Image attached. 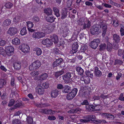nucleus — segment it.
<instances>
[{"mask_svg": "<svg viewBox=\"0 0 124 124\" xmlns=\"http://www.w3.org/2000/svg\"><path fill=\"white\" fill-rule=\"evenodd\" d=\"M41 63L40 62L37 60L33 62L30 66L29 69L30 70H35L38 69L41 66Z\"/></svg>", "mask_w": 124, "mask_h": 124, "instance_id": "f257e3e1", "label": "nucleus"}, {"mask_svg": "<svg viewBox=\"0 0 124 124\" xmlns=\"http://www.w3.org/2000/svg\"><path fill=\"white\" fill-rule=\"evenodd\" d=\"M101 26L98 24H96L92 26L90 29L91 33L93 35L98 34Z\"/></svg>", "mask_w": 124, "mask_h": 124, "instance_id": "f03ea898", "label": "nucleus"}, {"mask_svg": "<svg viewBox=\"0 0 124 124\" xmlns=\"http://www.w3.org/2000/svg\"><path fill=\"white\" fill-rule=\"evenodd\" d=\"M77 91L78 89L77 88L73 89L71 92L67 94L66 96L67 99L68 100L72 99L75 96Z\"/></svg>", "mask_w": 124, "mask_h": 124, "instance_id": "7ed1b4c3", "label": "nucleus"}, {"mask_svg": "<svg viewBox=\"0 0 124 124\" xmlns=\"http://www.w3.org/2000/svg\"><path fill=\"white\" fill-rule=\"evenodd\" d=\"M100 42L99 39H94L91 42L90 46L92 48L95 49L97 47Z\"/></svg>", "mask_w": 124, "mask_h": 124, "instance_id": "20e7f679", "label": "nucleus"}, {"mask_svg": "<svg viewBox=\"0 0 124 124\" xmlns=\"http://www.w3.org/2000/svg\"><path fill=\"white\" fill-rule=\"evenodd\" d=\"M79 47L78 44L77 42L74 43L72 45V50H71L70 52V55H72L74 53H76L77 51V49Z\"/></svg>", "mask_w": 124, "mask_h": 124, "instance_id": "39448f33", "label": "nucleus"}, {"mask_svg": "<svg viewBox=\"0 0 124 124\" xmlns=\"http://www.w3.org/2000/svg\"><path fill=\"white\" fill-rule=\"evenodd\" d=\"M17 29L15 27H10L7 31V33L11 36H13L16 34L17 32Z\"/></svg>", "mask_w": 124, "mask_h": 124, "instance_id": "423d86ee", "label": "nucleus"}, {"mask_svg": "<svg viewBox=\"0 0 124 124\" xmlns=\"http://www.w3.org/2000/svg\"><path fill=\"white\" fill-rule=\"evenodd\" d=\"M20 47H21V49L22 52L25 53H27V52H29L30 51V47L27 45L23 44Z\"/></svg>", "mask_w": 124, "mask_h": 124, "instance_id": "0eeeda50", "label": "nucleus"}, {"mask_svg": "<svg viewBox=\"0 0 124 124\" xmlns=\"http://www.w3.org/2000/svg\"><path fill=\"white\" fill-rule=\"evenodd\" d=\"M85 19L83 17L81 18L78 21V24L81 26H83V29H85L86 28V24L85 22Z\"/></svg>", "mask_w": 124, "mask_h": 124, "instance_id": "6e6552de", "label": "nucleus"}, {"mask_svg": "<svg viewBox=\"0 0 124 124\" xmlns=\"http://www.w3.org/2000/svg\"><path fill=\"white\" fill-rule=\"evenodd\" d=\"M45 36L44 33L42 32H34L33 35V37L36 39H39Z\"/></svg>", "mask_w": 124, "mask_h": 124, "instance_id": "1a4fd4ad", "label": "nucleus"}, {"mask_svg": "<svg viewBox=\"0 0 124 124\" xmlns=\"http://www.w3.org/2000/svg\"><path fill=\"white\" fill-rule=\"evenodd\" d=\"M98 105H97L96 106H94L93 105H90L88 104V105H86V108L87 111H90L93 110L96 111L99 110H100L99 108L97 109L96 108Z\"/></svg>", "mask_w": 124, "mask_h": 124, "instance_id": "9d476101", "label": "nucleus"}, {"mask_svg": "<svg viewBox=\"0 0 124 124\" xmlns=\"http://www.w3.org/2000/svg\"><path fill=\"white\" fill-rule=\"evenodd\" d=\"M74 75V74L73 73L68 72L66 73L64 75L62 76L63 79L65 80L66 79H69L70 78L72 79Z\"/></svg>", "mask_w": 124, "mask_h": 124, "instance_id": "9b49d317", "label": "nucleus"}, {"mask_svg": "<svg viewBox=\"0 0 124 124\" xmlns=\"http://www.w3.org/2000/svg\"><path fill=\"white\" fill-rule=\"evenodd\" d=\"M63 61V60L62 58H59L56 59L53 63L52 65L53 67H56L59 65H61V63Z\"/></svg>", "mask_w": 124, "mask_h": 124, "instance_id": "f8f14e48", "label": "nucleus"}, {"mask_svg": "<svg viewBox=\"0 0 124 124\" xmlns=\"http://www.w3.org/2000/svg\"><path fill=\"white\" fill-rule=\"evenodd\" d=\"M5 50L6 54L8 55H10L13 52L14 48L12 46H6Z\"/></svg>", "mask_w": 124, "mask_h": 124, "instance_id": "ddd939ff", "label": "nucleus"}, {"mask_svg": "<svg viewBox=\"0 0 124 124\" xmlns=\"http://www.w3.org/2000/svg\"><path fill=\"white\" fill-rule=\"evenodd\" d=\"M42 44L44 45H51L53 44L52 41L51 39H46L45 40H43L42 41Z\"/></svg>", "mask_w": 124, "mask_h": 124, "instance_id": "4468645a", "label": "nucleus"}, {"mask_svg": "<svg viewBox=\"0 0 124 124\" xmlns=\"http://www.w3.org/2000/svg\"><path fill=\"white\" fill-rule=\"evenodd\" d=\"M88 86H85L83 88L82 95L83 96H86L90 93L88 89Z\"/></svg>", "mask_w": 124, "mask_h": 124, "instance_id": "2eb2a0df", "label": "nucleus"}, {"mask_svg": "<svg viewBox=\"0 0 124 124\" xmlns=\"http://www.w3.org/2000/svg\"><path fill=\"white\" fill-rule=\"evenodd\" d=\"M40 112L45 114H53L55 112L54 111H52L51 109L47 110L45 109H41L40 110Z\"/></svg>", "mask_w": 124, "mask_h": 124, "instance_id": "dca6fc26", "label": "nucleus"}, {"mask_svg": "<svg viewBox=\"0 0 124 124\" xmlns=\"http://www.w3.org/2000/svg\"><path fill=\"white\" fill-rule=\"evenodd\" d=\"M71 87L66 85L63 87L62 90V92L64 93H66L69 92L71 91Z\"/></svg>", "mask_w": 124, "mask_h": 124, "instance_id": "f3484780", "label": "nucleus"}, {"mask_svg": "<svg viewBox=\"0 0 124 124\" xmlns=\"http://www.w3.org/2000/svg\"><path fill=\"white\" fill-rule=\"evenodd\" d=\"M95 116L92 115H89L85 116H84L83 118H85L86 119L87 121L88 122L90 121H94V118Z\"/></svg>", "mask_w": 124, "mask_h": 124, "instance_id": "a211bd4d", "label": "nucleus"}, {"mask_svg": "<svg viewBox=\"0 0 124 124\" xmlns=\"http://www.w3.org/2000/svg\"><path fill=\"white\" fill-rule=\"evenodd\" d=\"M59 91L58 90L55 89L53 90L51 92V96L52 98H55L58 95Z\"/></svg>", "mask_w": 124, "mask_h": 124, "instance_id": "6ab92c4d", "label": "nucleus"}, {"mask_svg": "<svg viewBox=\"0 0 124 124\" xmlns=\"http://www.w3.org/2000/svg\"><path fill=\"white\" fill-rule=\"evenodd\" d=\"M24 104L23 103H22V102H19L17 103L13 107L10 108L11 110L16 109L17 108H21L22 106H24Z\"/></svg>", "mask_w": 124, "mask_h": 124, "instance_id": "aec40b11", "label": "nucleus"}, {"mask_svg": "<svg viewBox=\"0 0 124 124\" xmlns=\"http://www.w3.org/2000/svg\"><path fill=\"white\" fill-rule=\"evenodd\" d=\"M113 39L115 42L118 43L120 41L121 38L119 35L115 34L113 35Z\"/></svg>", "mask_w": 124, "mask_h": 124, "instance_id": "412c9836", "label": "nucleus"}, {"mask_svg": "<svg viewBox=\"0 0 124 124\" xmlns=\"http://www.w3.org/2000/svg\"><path fill=\"white\" fill-rule=\"evenodd\" d=\"M11 23V20L9 19H7L4 20L2 26L6 27L9 26Z\"/></svg>", "mask_w": 124, "mask_h": 124, "instance_id": "4be33fe9", "label": "nucleus"}, {"mask_svg": "<svg viewBox=\"0 0 124 124\" xmlns=\"http://www.w3.org/2000/svg\"><path fill=\"white\" fill-rule=\"evenodd\" d=\"M36 91L39 94H42L44 93V89L41 86H38L36 89Z\"/></svg>", "mask_w": 124, "mask_h": 124, "instance_id": "5701e85b", "label": "nucleus"}, {"mask_svg": "<svg viewBox=\"0 0 124 124\" xmlns=\"http://www.w3.org/2000/svg\"><path fill=\"white\" fill-rule=\"evenodd\" d=\"M102 35L103 37H104L106 34L107 31V26L106 24H104L102 25Z\"/></svg>", "mask_w": 124, "mask_h": 124, "instance_id": "b1692460", "label": "nucleus"}, {"mask_svg": "<svg viewBox=\"0 0 124 124\" xmlns=\"http://www.w3.org/2000/svg\"><path fill=\"white\" fill-rule=\"evenodd\" d=\"M52 10L50 8H47L44 10V13L47 16H50L52 14Z\"/></svg>", "mask_w": 124, "mask_h": 124, "instance_id": "393cba45", "label": "nucleus"}, {"mask_svg": "<svg viewBox=\"0 0 124 124\" xmlns=\"http://www.w3.org/2000/svg\"><path fill=\"white\" fill-rule=\"evenodd\" d=\"M33 50L35 52V53H36L37 55L38 56L42 54V51L39 48L35 47L34 48Z\"/></svg>", "mask_w": 124, "mask_h": 124, "instance_id": "a878e982", "label": "nucleus"}, {"mask_svg": "<svg viewBox=\"0 0 124 124\" xmlns=\"http://www.w3.org/2000/svg\"><path fill=\"white\" fill-rule=\"evenodd\" d=\"M68 13L69 14V11H68L67 10H65L63 11L62 12L61 14V19H63L65 18L67 16Z\"/></svg>", "mask_w": 124, "mask_h": 124, "instance_id": "bb28decb", "label": "nucleus"}, {"mask_svg": "<svg viewBox=\"0 0 124 124\" xmlns=\"http://www.w3.org/2000/svg\"><path fill=\"white\" fill-rule=\"evenodd\" d=\"M62 31L63 34V35L64 37H66L67 35L69 33L68 32L69 31V28L67 26H65L63 29Z\"/></svg>", "mask_w": 124, "mask_h": 124, "instance_id": "cd10ccee", "label": "nucleus"}, {"mask_svg": "<svg viewBox=\"0 0 124 124\" xmlns=\"http://www.w3.org/2000/svg\"><path fill=\"white\" fill-rule=\"evenodd\" d=\"M48 77V75L46 73H43L40 75L39 77V79L42 80L46 79Z\"/></svg>", "mask_w": 124, "mask_h": 124, "instance_id": "c85d7f7f", "label": "nucleus"}, {"mask_svg": "<svg viewBox=\"0 0 124 124\" xmlns=\"http://www.w3.org/2000/svg\"><path fill=\"white\" fill-rule=\"evenodd\" d=\"M21 63L19 62H17L14 63V67L15 69L18 70L21 68Z\"/></svg>", "mask_w": 124, "mask_h": 124, "instance_id": "c756f323", "label": "nucleus"}, {"mask_svg": "<svg viewBox=\"0 0 124 124\" xmlns=\"http://www.w3.org/2000/svg\"><path fill=\"white\" fill-rule=\"evenodd\" d=\"M76 70L78 72L79 75H83L84 72V70L81 67H78L76 68Z\"/></svg>", "mask_w": 124, "mask_h": 124, "instance_id": "7c9ffc66", "label": "nucleus"}, {"mask_svg": "<svg viewBox=\"0 0 124 124\" xmlns=\"http://www.w3.org/2000/svg\"><path fill=\"white\" fill-rule=\"evenodd\" d=\"M12 44L15 45H18L20 44V40L17 38H16L12 39Z\"/></svg>", "mask_w": 124, "mask_h": 124, "instance_id": "2f4dec72", "label": "nucleus"}, {"mask_svg": "<svg viewBox=\"0 0 124 124\" xmlns=\"http://www.w3.org/2000/svg\"><path fill=\"white\" fill-rule=\"evenodd\" d=\"M94 72L95 75L97 76L100 77L102 74L101 72L99 70V69L97 67L95 68Z\"/></svg>", "mask_w": 124, "mask_h": 124, "instance_id": "473e14b6", "label": "nucleus"}, {"mask_svg": "<svg viewBox=\"0 0 124 124\" xmlns=\"http://www.w3.org/2000/svg\"><path fill=\"white\" fill-rule=\"evenodd\" d=\"M46 19L48 22L52 23L54 21L55 18L53 16H48L46 17Z\"/></svg>", "mask_w": 124, "mask_h": 124, "instance_id": "72a5a7b5", "label": "nucleus"}, {"mask_svg": "<svg viewBox=\"0 0 124 124\" xmlns=\"http://www.w3.org/2000/svg\"><path fill=\"white\" fill-rule=\"evenodd\" d=\"M52 38V42H54V43H57L58 42L59 40L58 37L56 35H53Z\"/></svg>", "mask_w": 124, "mask_h": 124, "instance_id": "f704fd0d", "label": "nucleus"}, {"mask_svg": "<svg viewBox=\"0 0 124 124\" xmlns=\"http://www.w3.org/2000/svg\"><path fill=\"white\" fill-rule=\"evenodd\" d=\"M53 10L54 12V14L57 17H58L60 16L59 11L58 8L56 7H54Z\"/></svg>", "mask_w": 124, "mask_h": 124, "instance_id": "c9c22d12", "label": "nucleus"}, {"mask_svg": "<svg viewBox=\"0 0 124 124\" xmlns=\"http://www.w3.org/2000/svg\"><path fill=\"white\" fill-rule=\"evenodd\" d=\"M101 97L99 95H95L93 97V99L95 101H97V104H100L101 102V101L100 100Z\"/></svg>", "mask_w": 124, "mask_h": 124, "instance_id": "e433bc0d", "label": "nucleus"}, {"mask_svg": "<svg viewBox=\"0 0 124 124\" xmlns=\"http://www.w3.org/2000/svg\"><path fill=\"white\" fill-rule=\"evenodd\" d=\"M32 20L35 23H37L39 22L40 19V18L37 16H34L32 18Z\"/></svg>", "mask_w": 124, "mask_h": 124, "instance_id": "4c0bfd02", "label": "nucleus"}, {"mask_svg": "<svg viewBox=\"0 0 124 124\" xmlns=\"http://www.w3.org/2000/svg\"><path fill=\"white\" fill-rule=\"evenodd\" d=\"M26 121L28 124H33V119L31 116H29L27 117Z\"/></svg>", "mask_w": 124, "mask_h": 124, "instance_id": "58836bf2", "label": "nucleus"}, {"mask_svg": "<svg viewBox=\"0 0 124 124\" xmlns=\"http://www.w3.org/2000/svg\"><path fill=\"white\" fill-rule=\"evenodd\" d=\"M64 73V71L62 70L56 72L54 74L55 77H58L63 74Z\"/></svg>", "mask_w": 124, "mask_h": 124, "instance_id": "ea45409f", "label": "nucleus"}, {"mask_svg": "<svg viewBox=\"0 0 124 124\" xmlns=\"http://www.w3.org/2000/svg\"><path fill=\"white\" fill-rule=\"evenodd\" d=\"M27 33V31L26 27H24L20 31V34L22 35H24L26 34Z\"/></svg>", "mask_w": 124, "mask_h": 124, "instance_id": "a19ab883", "label": "nucleus"}, {"mask_svg": "<svg viewBox=\"0 0 124 124\" xmlns=\"http://www.w3.org/2000/svg\"><path fill=\"white\" fill-rule=\"evenodd\" d=\"M6 80L3 79H0V88H2L4 85L6 84Z\"/></svg>", "mask_w": 124, "mask_h": 124, "instance_id": "79ce46f5", "label": "nucleus"}, {"mask_svg": "<svg viewBox=\"0 0 124 124\" xmlns=\"http://www.w3.org/2000/svg\"><path fill=\"white\" fill-rule=\"evenodd\" d=\"M48 30L49 31H52L55 27L54 25L51 24H48Z\"/></svg>", "mask_w": 124, "mask_h": 124, "instance_id": "37998d69", "label": "nucleus"}, {"mask_svg": "<svg viewBox=\"0 0 124 124\" xmlns=\"http://www.w3.org/2000/svg\"><path fill=\"white\" fill-rule=\"evenodd\" d=\"M93 71H86L85 72L86 74L91 78L93 77Z\"/></svg>", "mask_w": 124, "mask_h": 124, "instance_id": "c03bdc74", "label": "nucleus"}, {"mask_svg": "<svg viewBox=\"0 0 124 124\" xmlns=\"http://www.w3.org/2000/svg\"><path fill=\"white\" fill-rule=\"evenodd\" d=\"M106 49L108 51H111L112 49V44L109 43H108L107 44Z\"/></svg>", "mask_w": 124, "mask_h": 124, "instance_id": "a18cd8bd", "label": "nucleus"}, {"mask_svg": "<svg viewBox=\"0 0 124 124\" xmlns=\"http://www.w3.org/2000/svg\"><path fill=\"white\" fill-rule=\"evenodd\" d=\"M13 5L12 3L8 2L5 4V6L7 8H10L13 7Z\"/></svg>", "mask_w": 124, "mask_h": 124, "instance_id": "49530a36", "label": "nucleus"}, {"mask_svg": "<svg viewBox=\"0 0 124 124\" xmlns=\"http://www.w3.org/2000/svg\"><path fill=\"white\" fill-rule=\"evenodd\" d=\"M123 62L120 60L116 59L115 60L114 65H121L123 63Z\"/></svg>", "mask_w": 124, "mask_h": 124, "instance_id": "de8ad7c7", "label": "nucleus"}, {"mask_svg": "<svg viewBox=\"0 0 124 124\" xmlns=\"http://www.w3.org/2000/svg\"><path fill=\"white\" fill-rule=\"evenodd\" d=\"M27 23L28 26V29H29V28H31L32 27L34 26L33 22H32L28 21L27 22Z\"/></svg>", "mask_w": 124, "mask_h": 124, "instance_id": "09e8293b", "label": "nucleus"}, {"mask_svg": "<svg viewBox=\"0 0 124 124\" xmlns=\"http://www.w3.org/2000/svg\"><path fill=\"white\" fill-rule=\"evenodd\" d=\"M87 46L85 45L81 46L80 51L81 52H84L87 50Z\"/></svg>", "mask_w": 124, "mask_h": 124, "instance_id": "8fccbe9b", "label": "nucleus"}, {"mask_svg": "<svg viewBox=\"0 0 124 124\" xmlns=\"http://www.w3.org/2000/svg\"><path fill=\"white\" fill-rule=\"evenodd\" d=\"M100 50L102 51L106 49V44L105 43L102 44L99 46Z\"/></svg>", "mask_w": 124, "mask_h": 124, "instance_id": "3c124183", "label": "nucleus"}, {"mask_svg": "<svg viewBox=\"0 0 124 124\" xmlns=\"http://www.w3.org/2000/svg\"><path fill=\"white\" fill-rule=\"evenodd\" d=\"M0 54L4 56L6 54V50L2 47H0Z\"/></svg>", "mask_w": 124, "mask_h": 124, "instance_id": "603ef678", "label": "nucleus"}, {"mask_svg": "<svg viewBox=\"0 0 124 124\" xmlns=\"http://www.w3.org/2000/svg\"><path fill=\"white\" fill-rule=\"evenodd\" d=\"M60 66L61 67H62L63 68L65 69L67 67L68 65L66 62L63 61L61 63Z\"/></svg>", "mask_w": 124, "mask_h": 124, "instance_id": "864d4df0", "label": "nucleus"}, {"mask_svg": "<svg viewBox=\"0 0 124 124\" xmlns=\"http://www.w3.org/2000/svg\"><path fill=\"white\" fill-rule=\"evenodd\" d=\"M15 101L14 99H11L9 101L8 103V106L9 107H11L14 104Z\"/></svg>", "mask_w": 124, "mask_h": 124, "instance_id": "5fc2aeb1", "label": "nucleus"}, {"mask_svg": "<svg viewBox=\"0 0 124 124\" xmlns=\"http://www.w3.org/2000/svg\"><path fill=\"white\" fill-rule=\"evenodd\" d=\"M78 111V109L76 108L75 109H72L69 111H68V113L70 114L74 113L77 112Z\"/></svg>", "mask_w": 124, "mask_h": 124, "instance_id": "6e6d98bb", "label": "nucleus"}, {"mask_svg": "<svg viewBox=\"0 0 124 124\" xmlns=\"http://www.w3.org/2000/svg\"><path fill=\"white\" fill-rule=\"evenodd\" d=\"M41 101L42 102V101L41 100ZM38 106L39 107L41 108H42L43 107H44L45 106H50L49 105H47V103H42L41 102V103H39L38 104Z\"/></svg>", "mask_w": 124, "mask_h": 124, "instance_id": "4d7b16f0", "label": "nucleus"}, {"mask_svg": "<svg viewBox=\"0 0 124 124\" xmlns=\"http://www.w3.org/2000/svg\"><path fill=\"white\" fill-rule=\"evenodd\" d=\"M38 71L36 70L32 71L30 73L31 75L33 76H37L38 75Z\"/></svg>", "mask_w": 124, "mask_h": 124, "instance_id": "13d9d810", "label": "nucleus"}, {"mask_svg": "<svg viewBox=\"0 0 124 124\" xmlns=\"http://www.w3.org/2000/svg\"><path fill=\"white\" fill-rule=\"evenodd\" d=\"M12 124H21V123L20 121L16 119L13 120Z\"/></svg>", "mask_w": 124, "mask_h": 124, "instance_id": "bf43d9fd", "label": "nucleus"}, {"mask_svg": "<svg viewBox=\"0 0 124 124\" xmlns=\"http://www.w3.org/2000/svg\"><path fill=\"white\" fill-rule=\"evenodd\" d=\"M48 25H43L42 28V31L44 32H46L48 31Z\"/></svg>", "mask_w": 124, "mask_h": 124, "instance_id": "052dcab7", "label": "nucleus"}, {"mask_svg": "<svg viewBox=\"0 0 124 124\" xmlns=\"http://www.w3.org/2000/svg\"><path fill=\"white\" fill-rule=\"evenodd\" d=\"M49 85L48 83L47 82L43 83L42 85L45 88H48Z\"/></svg>", "mask_w": 124, "mask_h": 124, "instance_id": "680f3d73", "label": "nucleus"}, {"mask_svg": "<svg viewBox=\"0 0 124 124\" xmlns=\"http://www.w3.org/2000/svg\"><path fill=\"white\" fill-rule=\"evenodd\" d=\"M113 25L115 27H117L119 25L118 22L117 20H114L113 22Z\"/></svg>", "mask_w": 124, "mask_h": 124, "instance_id": "e2e57ef3", "label": "nucleus"}, {"mask_svg": "<svg viewBox=\"0 0 124 124\" xmlns=\"http://www.w3.org/2000/svg\"><path fill=\"white\" fill-rule=\"evenodd\" d=\"M56 118L55 116H49L48 117V119L50 120H53L55 119Z\"/></svg>", "mask_w": 124, "mask_h": 124, "instance_id": "0e129e2a", "label": "nucleus"}, {"mask_svg": "<svg viewBox=\"0 0 124 124\" xmlns=\"http://www.w3.org/2000/svg\"><path fill=\"white\" fill-rule=\"evenodd\" d=\"M74 0H71L70 1L69 0L67 2V6L68 7H70L71 6L72 4V2Z\"/></svg>", "mask_w": 124, "mask_h": 124, "instance_id": "69168bd1", "label": "nucleus"}, {"mask_svg": "<svg viewBox=\"0 0 124 124\" xmlns=\"http://www.w3.org/2000/svg\"><path fill=\"white\" fill-rule=\"evenodd\" d=\"M117 54L119 56H121L123 54V51L122 52V50L120 49H119Z\"/></svg>", "mask_w": 124, "mask_h": 124, "instance_id": "338daca9", "label": "nucleus"}, {"mask_svg": "<svg viewBox=\"0 0 124 124\" xmlns=\"http://www.w3.org/2000/svg\"><path fill=\"white\" fill-rule=\"evenodd\" d=\"M120 32L121 36H123L124 35V29L121 27L120 30Z\"/></svg>", "mask_w": 124, "mask_h": 124, "instance_id": "774afa93", "label": "nucleus"}]
</instances>
